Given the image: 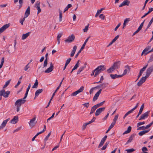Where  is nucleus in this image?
<instances>
[{
  "mask_svg": "<svg viewBox=\"0 0 153 153\" xmlns=\"http://www.w3.org/2000/svg\"><path fill=\"white\" fill-rule=\"evenodd\" d=\"M26 100L24 99H21L18 100L15 102V105L16 107V111L18 112L20 110V107L21 105L24 104Z\"/></svg>",
  "mask_w": 153,
  "mask_h": 153,
  "instance_id": "f257e3e1",
  "label": "nucleus"
},
{
  "mask_svg": "<svg viewBox=\"0 0 153 153\" xmlns=\"http://www.w3.org/2000/svg\"><path fill=\"white\" fill-rule=\"evenodd\" d=\"M120 64V62H115L113 65L111 66L109 69L107 70V72L108 73H111L114 71L115 69L119 68Z\"/></svg>",
  "mask_w": 153,
  "mask_h": 153,
  "instance_id": "f03ea898",
  "label": "nucleus"
},
{
  "mask_svg": "<svg viewBox=\"0 0 153 153\" xmlns=\"http://www.w3.org/2000/svg\"><path fill=\"white\" fill-rule=\"evenodd\" d=\"M10 93V91H7L5 92L4 90L3 89L0 91V96H3L4 97L7 98L8 97Z\"/></svg>",
  "mask_w": 153,
  "mask_h": 153,
  "instance_id": "7ed1b4c3",
  "label": "nucleus"
},
{
  "mask_svg": "<svg viewBox=\"0 0 153 153\" xmlns=\"http://www.w3.org/2000/svg\"><path fill=\"white\" fill-rule=\"evenodd\" d=\"M153 71V65L149 66L147 69L146 76L148 77Z\"/></svg>",
  "mask_w": 153,
  "mask_h": 153,
  "instance_id": "20e7f679",
  "label": "nucleus"
},
{
  "mask_svg": "<svg viewBox=\"0 0 153 153\" xmlns=\"http://www.w3.org/2000/svg\"><path fill=\"white\" fill-rule=\"evenodd\" d=\"M84 89V87L83 86H82L78 90L73 92L71 95V96H75L79 93L82 92Z\"/></svg>",
  "mask_w": 153,
  "mask_h": 153,
  "instance_id": "39448f33",
  "label": "nucleus"
},
{
  "mask_svg": "<svg viewBox=\"0 0 153 153\" xmlns=\"http://www.w3.org/2000/svg\"><path fill=\"white\" fill-rule=\"evenodd\" d=\"M148 77L146 76L142 77L139 81L137 83V85L138 86H140L142 85L146 81Z\"/></svg>",
  "mask_w": 153,
  "mask_h": 153,
  "instance_id": "423d86ee",
  "label": "nucleus"
},
{
  "mask_svg": "<svg viewBox=\"0 0 153 153\" xmlns=\"http://www.w3.org/2000/svg\"><path fill=\"white\" fill-rule=\"evenodd\" d=\"M75 36L74 35H71L69 36L65 41L66 43H70L72 42L74 39Z\"/></svg>",
  "mask_w": 153,
  "mask_h": 153,
  "instance_id": "0eeeda50",
  "label": "nucleus"
},
{
  "mask_svg": "<svg viewBox=\"0 0 153 153\" xmlns=\"http://www.w3.org/2000/svg\"><path fill=\"white\" fill-rule=\"evenodd\" d=\"M150 111H148L142 114L140 116L139 120H144L147 118L150 113Z\"/></svg>",
  "mask_w": 153,
  "mask_h": 153,
  "instance_id": "6e6552de",
  "label": "nucleus"
},
{
  "mask_svg": "<svg viewBox=\"0 0 153 153\" xmlns=\"http://www.w3.org/2000/svg\"><path fill=\"white\" fill-rule=\"evenodd\" d=\"M151 48V46H149L146 47L142 51L141 53V56H142L143 54H145V55L148 54V53H150L149 52V50Z\"/></svg>",
  "mask_w": 153,
  "mask_h": 153,
  "instance_id": "1a4fd4ad",
  "label": "nucleus"
},
{
  "mask_svg": "<svg viewBox=\"0 0 153 153\" xmlns=\"http://www.w3.org/2000/svg\"><path fill=\"white\" fill-rule=\"evenodd\" d=\"M53 65L52 62L50 63V66L49 68H47L46 70L45 71V73H49L51 72L53 70Z\"/></svg>",
  "mask_w": 153,
  "mask_h": 153,
  "instance_id": "9d476101",
  "label": "nucleus"
},
{
  "mask_svg": "<svg viewBox=\"0 0 153 153\" xmlns=\"http://www.w3.org/2000/svg\"><path fill=\"white\" fill-rule=\"evenodd\" d=\"M101 91L102 89H100L96 93V94H95V95L93 97V101L94 102L97 99L100 94L101 92Z\"/></svg>",
  "mask_w": 153,
  "mask_h": 153,
  "instance_id": "9b49d317",
  "label": "nucleus"
},
{
  "mask_svg": "<svg viewBox=\"0 0 153 153\" xmlns=\"http://www.w3.org/2000/svg\"><path fill=\"white\" fill-rule=\"evenodd\" d=\"M36 117H34L33 118L31 119L29 123L30 126L31 128L33 127L36 123L35 121L36 120Z\"/></svg>",
  "mask_w": 153,
  "mask_h": 153,
  "instance_id": "f8f14e48",
  "label": "nucleus"
},
{
  "mask_svg": "<svg viewBox=\"0 0 153 153\" xmlns=\"http://www.w3.org/2000/svg\"><path fill=\"white\" fill-rule=\"evenodd\" d=\"M130 3V2L128 0H125L119 5V7H120L125 5L128 6Z\"/></svg>",
  "mask_w": 153,
  "mask_h": 153,
  "instance_id": "ddd939ff",
  "label": "nucleus"
},
{
  "mask_svg": "<svg viewBox=\"0 0 153 153\" xmlns=\"http://www.w3.org/2000/svg\"><path fill=\"white\" fill-rule=\"evenodd\" d=\"M105 109V108L103 107L99 108L97 109L95 112V115H99L102 111H103Z\"/></svg>",
  "mask_w": 153,
  "mask_h": 153,
  "instance_id": "4468645a",
  "label": "nucleus"
},
{
  "mask_svg": "<svg viewBox=\"0 0 153 153\" xmlns=\"http://www.w3.org/2000/svg\"><path fill=\"white\" fill-rule=\"evenodd\" d=\"M18 118L19 117L17 116H15L13 119L10 120V123L13 124L16 123L18 121Z\"/></svg>",
  "mask_w": 153,
  "mask_h": 153,
  "instance_id": "2eb2a0df",
  "label": "nucleus"
},
{
  "mask_svg": "<svg viewBox=\"0 0 153 153\" xmlns=\"http://www.w3.org/2000/svg\"><path fill=\"white\" fill-rule=\"evenodd\" d=\"M125 70L124 71L123 74L121 75L122 76L126 74L127 73L129 72L130 71V67L128 65H126L125 67Z\"/></svg>",
  "mask_w": 153,
  "mask_h": 153,
  "instance_id": "dca6fc26",
  "label": "nucleus"
},
{
  "mask_svg": "<svg viewBox=\"0 0 153 153\" xmlns=\"http://www.w3.org/2000/svg\"><path fill=\"white\" fill-rule=\"evenodd\" d=\"M107 136L105 135V136L101 140V142L98 146V148H100V147H102L103 145V144L104 142H105V140H106L107 138Z\"/></svg>",
  "mask_w": 153,
  "mask_h": 153,
  "instance_id": "f3484780",
  "label": "nucleus"
},
{
  "mask_svg": "<svg viewBox=\"0 0 153 153\" xmlns=\"http://www.w3.org/2000/svg\"><path fill=\"white\" fill-rule=\"evenodd\" d=\"M9 27V24H6L4 25L3 27L0 28V33H1L4 31L6 29L8 28Z\"/></svg>",
  "mask_w": 153,
  "mask_h": 153,
  "instance_id": "a211bd4d",
  "label": "nucleus"
},
{
  "mask_svg": "<svg viewBox=\"0 0 153 153\" xmlns=\"http://www.w3.org/2000/svg\"><path fill=\"white\" fill-rule=\"evenodd\" d=\"M77 47L76 45H74L73 48V50L71 52L70 54V56L71 57H73L74 55L75 52L76 51Z\"/></svg>",
  "mask_w": 153,
  "mask_h": 153,
  "instance_id": "6ab92c4d",
  "label": "nucleus"
},
{
  "mask_svg": "<svg viewBox=\"0 0 153 153\" xmlns=\"http://www.w3.org/2000/svg\"><path fill=\"white\" fill-rule=\"evenodd\" d=\"M30 14V7H28L27 8L25 14V17H27Z\"/></svg>",
  "mask_w": 153,
  "mask_h": 153,
  "instance_id": "aec40b11",
  "label": "nucleus"
},
{
  "mask_svg": "<svg viewBox=\"0 0 153 153\" xmlns=\"http://www.w3.org/2000/svg\"><path fill=\"white\" fill-rule=\"evenodd\" d=\"M97 68V69L99 70L100 72L105 69V68L104 65H101L99 66Z\"/></svg>",
  "mask_w": 153,
  "mask_h": 153,
  "instance_id": "412c9836",
  "label": "nucleus"
},
{
  "mask_svg": "<svg viewBox=\"0 0 153 153\" xmlns=\"http://www.w3.org/2000/svg\"><path fill=\"white\" fill-rule=\"evenodd\" d=\"M30 32H29L25 34H24L22 35V39L23 40H25L29 36Z\"/></svg>",
  "mask_w": 153,
  "mask_h": 153,
  "instance_id": "4be33fe9",
  "label": "nucleus"
},
{
  "mask_svg": "<svg viewBox=\"0 0 153 153\" xmlns=\"http://www.w3.org/2000/svg\"><path fill=\"white\" fill-rule=\"evenodd\" d=\"M110 76L113 79H114L118 77H122V75H117V74H111Z\"/></svg>",
  "mask_w": 153,
  "mask_h": 153,
  "instance_id": "5701e85b",
  "label": "nucleus"
},
{
  "mask_svg": "<svg viewBox=\"0 0 153 153\" xmlns=\"http://www.w3.org/2000/svg\"><path fill=\"white\" fill-rule=\"evenodd\" d=\"M43 91V89H39L37 90L36 91L35 93V97L34 98L35 99V98L36 97L38 96H39V94L41 93Z\"/></svg>",
  "mask_w": 153,
  "mask_h": 153,
  "instance_id": "b1692460",
  "label": "nucleus"
},
{
  "mask_svg": "<svg viewBox=\"0 0 153 153\" xmlns=\"http://www.w3.org/2000/svg\"><path fill=\"white\" fill-rule=\"evenodd\" d=\"M134 136V134L131 135V136L129 137L128 140L127 141V142L126 143V144H127L128 143L131 142L132 140L133 139Z\"/></svg>",
  "mask_w": 153,
  "mask_h": 153,
  "instance_id": "393cba45",
  "label": "nucleus"
},
{
  "mask_svg": "<svg viewBox=\"0 0 153 153\" xmlns=\"http://www.w3.org/2000/svg\"><path fill=\"white\" fill-rule=\"evenodd\" d=\"M9 118H8L6 120L3 121L1 124V126H3V128L5 127L6 124L7 123V122L9 120Z\"/></svg>",
  "mask_w": 153,
  "mask_h": 153,
  "instance_id": "a878e982",
  "label": "nucleus"
},
{
  "mask_svg": "<svg viewBox=\"0 0 153 153\" xmlns=\"http://www.w3.org/2000/svg\"><path fill=\"white\" fill-rule=\"evenodd\" d=\"M131 127L130 126L128 127L127 130L125 131L123 134H125L129 133L131 131Z\"/></svg>",
  "mask_w": 153,
  "mask_h": 153,
  "instance_id": "bb28decb",
  "label": "nucleus"
},
{
  "mask_svg": "<svg viewBox=\"0 0 153 153\" xmlns=\"http://www.w3.org/2000/svg\"><path fill=\"white\" fill-rule=\"evenodd\" d=\"M90 36H89V37H88L87 38V39H86V40L85 41L84 43L82 45V46L81 47V49H82L83 50V49L84 48V47L86 45V43L88 41V39H89L90 38Z\"/></svg>",
  "mask_w": 153,
  "mask_h": 153,
  "instance_id": "cd10ccee",
  "label": "nucleus"
},
{
  "mask_svg": "<svg viewBox=\"0 0 153 153\" xmlns=\"http://www.w3.org/2000/svg\"><path fill=\"white\" fill-rule=\"evenodd\" d=\"M149 131V130H143L139 132L138 134L140 136H141L148 132Z\"/></svg>",
  "mask_w": 153,
  "mask_h": 153,
  "instance_id": "c85d7f7f",
  "label": "nucleus"
},
{
  "mask_svg": "<svg viewBox=\"0 0 153 153\" xmlns=\"http://www.w3.org/2000/svg\"><path fill=\"white\" fill-rule=\"evenodd\" d=\"M148 63H147L145 66L143 67V68H142L141 69H140V73L142 74L143 72L145 71L146 69V68L148 66Z\"/></svg>",
  "mask_w": 153,
  "mask_h": 153,
  "instance_id": "c756f323",
  "label": "nucleus"
},
{
  "mask_svg": "<svg viewBox=\"0 0 153 153\" xmlns=\"http://www.w3.org/2000/svg\"><path fill=\"white\" fill-rule=\"evenodd\" d=\"M130 21L129 18H126L124 21L123 28L124 29L126 26V24Z\"/></svg>",
  "mask_w": 153,
  "mask_h": 153,
  "instance_id": "7c9ffc66",
  "label": "nucleus"
},
{
  "mask_svg": "<svg viewBox=\"0 0 153 153\" xmlns=\"http://www.w3.org/2000/svg\"><path fill=\"white\" fill-rule=\"evenodd\" d=\"M11 80V79H10L7 81L5 84V85L3 86V88H6L9 84L10 81Z\"/></svg>",
  "mask_w": 153,
  "mask_h": 153,
  "instance_id": "2f4dec72",
  "label": "nucleus"
},
{
  "mask_svg": "<svg viewBox=\"0 0 153 153\" xmlns=\"http://www.w3.org/2000/svg\"><path fill=\"white\" fill-rule=\"evenodd\" d=\"M118 114H117L114 117V119L113 120V122H112V123H113L114 124H115L116 122V121L117 120L118 117Z\"/></svg>",
  "mask_w": 153,
  "mask_h": 153,
  "instance_id": "473e14b6",
  "label": "nucleus"
},
{
  "mask_svg": "<svg viewBox=\"0 0 153 153\" xmlns=\"http://www.w3.org/2000/svg\"><path fill=\"white\" fill-rule=\"evenodd\" d=\"M38 85V83L37 79H36L34 85L32 86V88H37Z\"/></svg>",
  "mask_w": 153,
  "mask_h": 153,
  "instance_id": "72a5a7b5",
  "label": "nucleus"
},
{
  "mask_svg": "<svg viewBox=\"0 0 153 153\" xmlns=\"http://www.w3.org/2000/svg\"><path fill=\"white\" fill-rule=\"evenodd\" d=\"M95 72L94 76L95 77L97 76L101 72L98 70L97 69V68H96L94 70Z\"/></svg>",
  "mask_w": 153,
  "mask_h": 153,
  "instance_id": "f704fd0d",
  "label": "nucleus"
},
{
  "mask_svg": "<svg viewBox=\"0 0 153 153\" xmlns=\"http://www.w3.org/2000/svg\"><path fill=\"white\" fill-rule=\"evenodd\" d=\"M105 85L106 84L105 83H103L102 84H101L95 87V88H99L100 87H102V88H104L106 87Z\"/></svg>",
  "mask_w": 153,
  "mask_h": 153,
  "instance_id": "c9c22d12",
  "label": "nucleus"
},
{
  "mask_svg": "<svg viewBox=\"0 0 153 153\" xmlns=\"http://www.w3.org/2000/svg\"><path fill=\"white\" fill-rule=\"evenodd\" d=\"M144 107V104H143L141 106L140 108L139 111V114H141L142 113V112L143 110V108Z\"/></svg>",
  "mask_w": 153,
  "mask_h": 153,
  "instance_id": "e433bc0d",
  "label": "nucleus"
},
{
  "mask_svg": "<svg viewBox=\"0 0 153 153\" xmlns=\"http://www.w3.org/2000/svg\"><path fill=\"white\" fill-rule=\"evenodd\" d=\"M84 68L85 67L83 66L80 67L78 70L77 74H79L83 70Z\"/></svg>",
  "mask_w": 153,
  "mask_h": 153,
  "instance_id": "4c0bfd02",
  "label": "nucleus"
},
{
  "mask_svg": "<svg viewBox=\"0 0 153 153\" xmlns=\"http://www.w3.org/2000/svg\"><path fill=\"white\" fill-rule=\"evenodd\" d=\"M89 24H88V25L85 27V28L83 29V31L84 32H87L88 29Z\"/></svg>",
  "mask_w": 153,
  "mask_h": 153,
  "instance_id": "58836bf2",
  "label": "nucleus"
},
{
  "mask_svg": "<svg viewBox=\"0 0 153 153\" xmlns=\"http://www.w3.org/2000/svg\"><path fill=\"white\" fill-rule=\"evenodd\" d=\"M4 57H3L1 59V62L0 65V69L2 67L4 62Z\"/></svg>",
  "mask_w": 153,
  "mask_h": 153,
  "instance_id": "ea45409f",
  "label": "nucleus"
},
{
  "mask_svg": "<svg viewBox=\"0 0 153 153\" xmlns=\"http://www.w3.org/2000/svg\"><path fill=\"white\" fill-rule=\"evenodd\" d=\"M108 144V143H107V142L106 143H105L104 146L102 147L101 148V150H104L105 149H106Z\"/></svg>",
  "mask_w": 153,
  "mask_h": 153,
  "instance_id": "a19ab883",
  "label": "nucleus"
},
{
  "mask_svg": "<svg viewBox=\"0 0 153 153\" xmlns=\"http://www.w3.org/2000/svg\"><path fill=\"white\" fill-rule=\"evenodd\" d=\"M89 124V123H88V122L84 123L82 127V130H84L86 128L87 126Z\"/></svg>",
  "mask_w": 153,
  "mask_h": 153,
  "instance_id": "79ce46f5",
  "label": "nucleus"
},
{
  "mask_svg": "<svg viewBox=\"0 0 153 153\" xmlns=\"http://www.w3.org/2000/svg\"><path fill=\"white\" fill-rule=\"evenodd\" d=\"M114 124L113 123H111L110 126H109L108 129L107 130V131L106 132V133H108L110 130L114 126Z\"/></svg>",
  "mask_w": 153,
  "mask_h": 153,
  "instance_id": "37998d69",
  "label": "nucleus"
},
{
  "mask_svg": "<svg viewBox=\"0 0 153 153\" xmlns=\"http://www.w3.org/2000/svg\"><path fill=\"white\" fill-rule=\"evenodd\" d=\"M153 61V54L151 55L150 58L148 61V63H150Z\"/></svg>",
  "mask_w": 153,
  "mask_h": 153,
  "instance_id": "c03bdc74",
  "label": "nucleus"
},
{
  "mask_svg": "<svg viewBox=\"0 0 153 153\" xmlns=\"http://www.w3.org/2000/svg\"><path fill=\"white\" fill-rule=\"evenodd\" d=\"M62 84V81H61V82H60V84H59V85L58 87L56 89V90L55 91H54V92L53 93V94H54V95H55V93L59 89V88L61 86V85Z\"/></svg>",
  "mask_w": 153,
  "mask_h": 153,
  "instance_id": "a18cd8bd",
  "label": "nucleus"
},
{
  "mask_svg": "<svg viewBox=\"0 0 153 153\" xmlns=\"http://www.w3.org/2000/svg\"><path fill=\"white\" fill-rule=\"evenodd\" d=\"M59 21L60 22L62 20V11L61 10L59 11Z\"/></svg>",
  "mask_w": 153,
  "mask_h": 153,
  "instance_id": "49530a36",
  "label": "nucleus"
},
{
  "mask_svg": "<svg viewBox=\"0 0 153 153\" xmlns=\"http://www.w3.org/2000/svg\"><path fill=\"white\" fill-rule=\"evenodd\" d=\"M102 11L100 10H98L97 12L95 15V17H97L99 15V14L102 13Z\"/></svg>",
  "mask_w": 153,
  "mask_h": 153,
  "instance_id": "de8ad7c7",
  "label": "nucleus"
},
{
  "mask_svg": "<svg viewBox=\"0 0 153 153\" xmlns=\"http://www.w3.org/2000/svg\"><path fill=\"white\" fill-rule=\"evenodd\" d=\"M79 66V64H78V63H76L74 68L72 69V71H74V70L76 69Z\"/></svg>",
  "mask_w": 153,
  "mask_h": 153,
  "instance_id": "09e8293b",
  "label": "nucleus"
},
{
  "mask_svg": "<svg viewBox=\"0 0 153 153\" xmlns=\"http://www.w3.org/2000/svg\"><path fill=\"white\" fill-rule=\"evenodd\" d=\"M146 129V126H142L141 127H138L137 128V130H145Z\"/></svg>",
  "mask_w": 153,
  "mask_h": 153,
  "instance_id": "8fccbe9b",
  "label": "nucleus"
},
{
  "mask_svg": "<svg viewBox=\"0 0 153 153\" xmlns=\"http://www.w3.org/2000/svg\"><path fill=\"white\" fill-rule=\"evenodd\" d=\"M71 59V58H69L67 59L65 64L66 65H67L69 63Z\"/></svg>",
  "mask_w": 153,
  "mask_h": 153,
  "instance_id": "3c124183",
  "label": "nucleus"
},
{
  "mask_svg": "<svg viewBox=\"0 0 153 153\" xmlns=\"http://www.w3.org/2000/svg\"><path fill=\"white\" fill-rule=\"evenodd\" d=\"M29 63H28L24 68V70L25 71H27L28 69L30 68L29 66Z\"/></svg>",
  "mask_w": 153,
  "mask_h": 153,
  "instance_id": "603ef678",
  "label": "nucleus"
},
{
  "mask_svg": "<svg viewBox=\"0 0 153 153\" xmlns=\"http://www.w3.org/2000/svg\"><path fill=\"white\" fill-rule=\"evenodd\" d=\"M99 17L102 20H104L105 18V16L103 14H102L99 16Z\"/></svg>",
  "mask_w": 153,
  "mask_h": 153,
  "instance_id": "864d4df0",
  "label": "nucleus"
},
{
  "mask_svg": "<svg viewBox=\"0 0 153 153\" xmlns=\"http://www.w3.org/2000/svg\"><path fill=\"white\" fill-rule=\"evenodd\" d=\"M83 50L82 49H81V48L80 50H79V51L77 52V54H76L75 56V57L76 58H77L79 54L81 52V51Z\"/></svg>",
  "mask_w": 153,
  "mask_h": 153,
  "instance_id": "5fc2aeb1",
  "label": "nucleus"
},
{
  "mask_svg": "<svg viewBox=\"0 0 153 153\" xmlns=\"http://www.w3.org/2000/svg\"><path fill=\"white\" fill-rule=\"evenodd\" d=\"M48 64V60L45 59L44 61L43 66L44 67H46Z\"/></svg>",
  "mask_w": 153,
  "mask_h": 153,
  "instance_id": "6e6d98bb",
  "label": "nucleus"
},
{
  "mask_svg": "<svg viewBox=\"0 0 153 153\" xmlns=\"http://www.w3.org/2000/svg\"><path fill=\"white\" fill-rule=\"evenodd\" d=\"M48 64V60L45 59L44 61L43 66L44 67H46Z\"/></svg>",
  "mask_w": 153,
  "mask_h": 153,
  "instance_id": "4d7b16f0",
  "label": "nucleus"
},
{
  "mask_svg": "<svg viewBox=\"0 0 153 153\" xmlns=\"http://www.w3.org/2000/svg\"><path fill=\"white\" fill-rule=\"evenodd\" d=\"M82 105H83L85 107L88 108L89 106V104L88 102L85 103L83 104Z\"/></svg>",
  "mask_w": 153,
  "mask_h": 153,
  "instance_id": "13d9d810",
  "label": "nucleus"
},
{
  "mask_svg": "<svg viewBox=\"0 0 153 153\" xmlns=\"http://www.w3.org/2000/svg\"><path fill=\"white\" fill-rule=\"evenodd\" d=\"M126 151H127L128 152H131L134 151H135V150L134 149H126Z\"/></svg>",
  "mask_w": 153,
  "mask_h": 153,
  "instance_id": "bf43d9fd",
  "label": "nucleus"
},
{
  "mask_svg": "<svg viewBox=\"0 0 153 153\" xmlns=\"http://www.w3.org/2000/svg\"><path fill=\"white\" fill-rule=\"evenodd\" d=\"M145 123L144 122H139L137 123V126L138 127L141 125L144 124Z\"/></svg>",
  "mask_w": 153,
  "mask_h": 153,
  "instance_id": "052dcab7",
  "label": "nucleus"
},
{
  "mask_svg": "<svg viewBox=\"0 0 153 153\" xmlns=\"http://www.w3.org/2000/svg\"><path fill=\"white\" fill-rule=\"evenodd\" d=\"M40 3L39 1H37L36 2V7H40Z\"/></svg>",
  "mask_w": 153,
  "mask_h": 153,
  "instance_id": "680f3d73",
  "label": "nucleus"
},
{
  "mask_svg": "<svg viewBox=\"0 0 153 153\" xmlns=\"http://www.w3.org/2000/svg\"><path fill=\"white\" fill-rule=\"evenodd\" d=\"M153 124V121H152L149 124L147 125L146 126V129H147V128H149Z\"/></svg>",
  "mask_w": 153,
  "mask_h": 153,
  "instance_id": "e2e57ef3",
  "label": "nucleus"
},
{
  "mask_svg": "<svg viewBox=\"0 0 153 153\" xmlns=\"http://www.w3.org/2000/svg\"><path fill=\"white\" fill-rule=\"evenodd\" d=\"M96 119V118L95 117H93L92 118V119L89 122H88V123H89V124H91V123L94 122L95 120Z\"/></svg>",
  "mask_w": 153,
  "mask_h": 153,
  "instance_id": "0e129e2a",
  "label": "nucleus"
},
{
  "mask_svg": "<svg viewBox=\"0 0 153 153\" xmlns=\"http://www.w3.org/2000/svg\"><path fill=\"white\" fill-rule=\"evenodd\" d=\"M119 37V35H118L112 41L114 42L116 40L118 39Z\"/></svg>",
  "mask_w": 153,
  "mask_h": 153,
  "instance_id": "69168bd1",
  "label": "nucleus"
},
{
  "mask_svg": "<svg viewBox=\"0 0 153 153\" xmlns=\"http://www.w3.org/2000/svg\"><path fill=\"white\" fill-rule=\"evenodd\" d=\"M153 11V7L149 8V11L147 13L148 14H149L150 13Z\"/></svg>",
  "mask_w": 153,
  "mask_h": 153,
  "instance_id": "338daca9",
  "label": "nucleus"
},
{
  "mask_svg": "<svg viewBox=\"0 0 153 153\" xmlns=\"http://www.w3.org/2000/svg\"><path fill=\"white\" fill-rule=\"evenodd\" d=\"M25 18H25L24 17L21 20V21H20V23H21V24L22 25H23V22L25 20Z\"/></svg>",
  "mask_w": 153,
  "mask_h": 153,
  "instance_id": "774afa93",
  "label": "nucleus"
}]
</instances>
